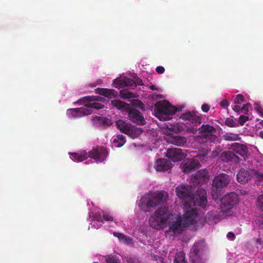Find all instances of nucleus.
Segmentation results:
<instances>
[{
  "instance_id": "1",
  "label": "nucleus",
  "mask_w": 263,
  "mask_h": 263,
  "mask_svg": "<svg viewBox=\"0 0 263 263\" xmlns=\"http://www.w3.org/2000/svg\"><path fill=\"white\" fill-rule=\"evenodd\" d=\"M101 98L98 96H86L79 99L77 103L84 104L86 107L71 108L67 110V114L71 115L72 117L81 118L83 116L90 115L92 112V108L101 109L104 105L100 103L96 102L100 100Z\"/></svg>"
},
{
  "instance_id": "2",
  "label": "nucleus",
  "mask_w": 263,
  "mask_h": 263,
  "mask_svg": "<svg viewBox=\"0 0 263 263\" xmlns=\"http://www.w3.org/2000/svg\"><path fill=\"white\" fill-rule=\"evenodd\" d=\"M167 193L164 191H157L141 197L139 206L145 212L150 211V209H155L161 205L165 200Z\"/></svg>"
},
{
  "instance_id": "3",
  "label": "nucleus",
  "mask_w": 263,
  "mask_h": 263,
  "mask_svg": "<svg viewBox=\"0 0 263 263\" xmlns=\"http://www.w3.org/2000/svg\"><path fill=\"white\" fill-rule=\"evenodd\" d=\"M169 218L168 208L166 206L161 207L151 215L149 223L153 229H163Z\"/></svg>"
},
{
  "instance_id": "4",
  "label": "nucleus",
  "mask_w": 263,
  "mask_h": 263,
  "mask_svg": "<svg viewBox=\"0 0 263 263\" xmlns=\"http://www.w3.org/2000/svg\"><path fill=\"white\" fill-rule=\"evenodd\" d=\"M180 119L186 125L187 131L195 134L197 127L201 123V117L198 116L194 111H186L180 116Z\"/></svg>"
},
{
  "instance_id": "5",
  "label": "nucleus",
  "mask_w": 263,
  "mask_h": 263,
  "mask_svg": "<svg viewBox=\"0 0 263 263\" xmlns=\"http://www.w3.org/2000/svg\"><path fill=\"white\" fill-rule=\"evenodd\" d=\"M231 178L225 173H220L215 177L213 181L212 196L214 198H218L219 192L227 186L230 183Z\"/></svg>"
},
{
  "instance_id": "6",
  "label": "nucleus",
  "mask_w": 263,
  "mask_h": 263,
  "mask_svg": "<svg viewBox=\"0 0 263 263\" xmlns=\"http://www.w3.org/2000/svg\"><path fill=\"white\" fill-rule=\"evenodd\" d=\"M155 107L160 120H165L166 118L163 117V116L174 115L178 110L177 107L171 105L170 102L166 100L158 102L156 103Z\"/></svg>"
},
{
  "instance_id": "7",
  "label": "nucleus",
  "mask_w": 263,
  "mask_h": 263,
  "mask_svg": "<svg viewBox=\"0 0 263 263\" xmlns=\"http://www.w3.org/2000/svg\"><path fill=\"white\" fill-rule=\"evenodd\" d=\"M239 202L237 194L235 192H231L225 195L221 199L220 207L223 212H227L234 208Z\"/></svg>"
},
{
  "instance_id": "8",
  "label": "nucleus",
  "mask_w": 263,
  "mask_h": 263,
  "mask_svg": "<svg viewBox=\"0 0 263 263\" xmlns=\"http://www.w3.org/2000/svg\"><path fill=\"white\" fill-rule=\"evenodd\" d=\"M108 152L103 146H97L93 148L88 153V156L96 161L102 162L105 160L107 156Z\"/></svg>"
},
{
  "instance_id": "9",
  "label": "nucleus",
  "mask_w": 263,
  "mask_h": 263,
  "mask_svg": "<svg viewBox=\"0 0 263 263\" xmlns=\"http://www.w3.org/2000/svg\"><path fill=\"white\" fill-rule=\"evenodd\" d=\"M176 192L177 196L179 198L188 200L194 202L190 186L184 184L180 185L176 187Z\"/></svg>"
},
{
  "instance_id": "10",
  "label": "nucleus",
  "mask_w": 263,
  "mask_h": 263,
  "mask_svg": "<svg viewBox=\"0 0 263 263\" xmlns=\"http://www.w3.org/2000/svg\"><path fill=\"white\" fill-rule=\"evenodd\" d=\"M166 157L173 162H178L183 160L186 156L182 153V149L178 148H168L167 151Z\"/></svg>"
},
{
  "instance_id": "11",
  "label": "nucleus",
  "mask_w": 263,
  "mask_h": 263,
  "mask_svg": "<svg viewBox=\"0 0 263 263\" xmlns=\"http://www.w3.org/2000/svg\"><path fill=\"white\" fill-rule=\"evenodd\" d=\"M129 120L137 124L144 125L145 124V120L141 112L138 109L131 108L128 111Z\"/></svg>"
},
{
  "instance_id": "12",
  "label": "nucleus",
  "mask_w": 263,
  "mask_h": 263,
  "mask_svg": "<svg viewBox=\"0 0 263 263\" xmlns=\"http://www.w3.org/2000/svg\"><path fill=\"white\" fill-rule=\"evenodd\" d=\"M197 214L198 211L196 208H193L187 210L182 217H179L186 227L194 223V220Z\"/></svg>"
},
{
  "instance_id": "13",
  "label": "nucleus",
  "mask_w": 263,
  "mask_h": 263,
  "mask_svg": "<svg viewBox=\"0 0 263 263\" xmlns=\"http://www.w3.org/2000/svg\"><path fill=\"white\" fill-rule=\"evenodd\" d=\"M200 166L199 161L195 159H190L181 164V168L183 173H189Z\"/></svg>"
},
{
  "instance_id": "14",
  "label": "nucleus",
  "mask_w": 263,
  "mask_h": 263,
  "mask_svg": "<svg viewBox=\"0 0 263 263\" xmlns=\"http://www.w3.org/2000/svg\"><path fill=\"white\" fill-rule=\"evenodd\" d=\"M253 170L240 168L237 174V180L241 184L247 183L253 177Z\"/></svg>"
},
{
  "instance_id": "15",
  "label": "nucleus",
  "mask_w": 263,
  "mask_h": 263,
  "mask_svg": "<svg viewBox=\"0 0 263 263\" xmlns=\"http://www.w3.org/2000/svg\"><path fill=\"white\" fill-rule=\"evenodd\" d=\"M185 226L179 218L171 221L168 232H173L175 235L180 234L185 228Z\"/></svg>"
},
{
  "instance_id": "16",
  "label": "nucleus",
  "mask_w": 263,
  "mask_h": 263,
  "mask_svg": "<svg viewBox=\"0 0 263 263\" xmlns=\"http://www.w3.org/2000/svg\"><path fill=\"white\" fill-rule=\"evenodd\" d=\"M208 202L206 191L202 189H198L196 191V204L202 208H205Z\"/></svg>"
},
{
  "instance_id": "17",
  "label": "nucleus",
  "mask_w": 263,
  "mask_h": 263,
  "mask_svg": "<svg viewBox=\"0 0 263 263\" xmlns=\"http://www.w3.org/2000/svg\"><path fill=\"white\" fill-rule=\"evenodd\" d=\"M220 159L221 161L225 162H231L233 163H238L241 160L233 151L222 152L220 154Z\"/></svg>"
},
{
  "instance_id": "18",
  "label": "nucleus",
  "mask_w": 263,
  "mask_h": 263,
  "mask_svg": "<svg viewBox=\"0 0 263 263\" xmlns=\"http://www.w3.org/2000/svg\"><path fill=\"white\" fill-rule=\"evenodd\" d=\"M154 167L157 171H167L172 167V163L166 159H159L155 161Z\"/></svg>"
},
{
  "instance_id": "19",
  "label": "nucleus",
  "mask_w": 263,
  "mask_h": 263,
  "mask_svg": "<svg viewBox=\"0 0 263 263\" xmlns=\"http://www.w3.org/2000/svg\"><path fill=\"white\" fill-rule=\"evenodd\" d=\"M200 135L203 138L212 136L216 132V128L210 124H202L200 127H197Z\"/></svg>"
},
{
  "instance_id": "20",
  "label": "nucleus",
  "mask_w": 263,
  "mask_h": 263,
  "mask_svg": "<svg viewBox=\"0 0 263 263\" xmlns=\"http://www.w3.org/2000/svg\"><path fill=\"white\" fill-rule=\"evenodd\" d=\"M231 149L235 154L239 155L243 158L247 156L248 153L247 146L239 143H233L231 145Z\"/></svg>"
},
{
  "instance_id": "21",
  "label": "nucleus",
  "mask_w": 263,
  "mask_h": 263,
  "mask_svg": "<svg viewBox=\"0 0 263 263\" xmlns=\"http://www.w3.org/2000/svg\"><path fill=\"white\" fill-rule=\"evenodd\" d=\"M96 91L99 95L109 99L116 98L118 96V92L114 89L98 88L96 89Z\"/></svg>"
},
{
  "instance_id": "22",
  "label": "nucleus",
  "mask_w": 263,
  "mask_h": 263,
  "mask_svg": "<svg viewBox=\"0 0 263 263\" xmlns=\"http://www.w3.org/2000/svg\"><path fill=\"white\" fill-rule=\"evenodd\" d=\"M167 141L168 142L178 146H183L186 143V139L184 137L178 135H173L168 137Z\"/></svg>"
},
{
  "instance_id": "23",
  "label": "nucleus",
  "mask_w": 263,
  "mask_h": 263,
  "mask_svg": "<svg viewBox=\"0 0 263 263\" xmlns=\"http://www.w3.org/2000/svg\"><path fill=\"white\" fill-rule=\"evenodd\" d=\"M164 128H165V133L169 137L173 135L172 133L178 134L181 131V127L178 124H167L166 123L164 125Z\"/></svg>"
},
{
  "instance_id": "24",
  "label": "nucleus",
  "mask_w": 263,
  "mask_h": 263,
  "mask_svg": "<svg viewBox=\"0 0 263 263\" xmlns=\"http://www.w3.org/2000/svg\"><path fill=\"white\" fill-rule=\"evenodd\" d=\"M209 175L206 170H200L198 171L194 176L195 181L200 183L209 179Z\"/></svg>"
},
{
  "instance_id": "25",
  "label": "nucleus",
  "mask_w": 263,
  "mask_h": 263,
  "mask_svg": "<svg viewBox=\"0 0 263 263\" xmlns=\"http://www.w3.org/2000/svg\"><path fill=\"white\" fill-rule=\"evenodd\" d=\"M205 243L203 240H199L196 242L193 246L190 251V253H196L200 254V253L203 251L205 247Z\"/></svg>"
},
{
  "instance_id": "26",
  "label": "nucleus",
  "mask_w": 263,
  "mask_h": 263,
  "mask_svg": "<svg viewBox=\"0 0 263 263\" xmlns=\"http://www.w3.org/2000/svg\"><path fill=\"white\" fill-rule=\"evenodd\" d=\"M70 158L76 162H81L87 159L89 157L86 152L83 151L81 153H70Z\"/></svg>"
},
{
  "instance_id": "27",
  "label": "nucleus",
  "mask_w": 263,
  "mask_h": 263,
  "mask_svg": "<svg viewBox=\"0 0 263 263\" xmlns=\"http://www.w3.org/2000/svg\"><path fill=\"white\" fill-rule=\"evenodd\" d=\"M93 120L103 128L107 127L112 124L111 120L106 117L96 116Z\"/></svg>"
},
{
  "instance_id": "28",
  "label": "nucleus",
  "mask_w": 263,
  "mask_h": 263,
  "mask_svg": "<svg viewBox=\"0 0 263 263\" xmlns=\"http://www.w3.org/2000/svg\"><path fill=\"white\" fill-rule=\"evenodd\" d=\"M218 219V215L217 214V212L214 211L209 212L205 217V220L208 223H216Z\"/></svg>"
},
{
  "instance_id": "29",
  "label": "nucleus",
  "mask_w": 263,
  "mask_h": 263,
  "mask_svg": "<svg viewBox=\"0 0 263 263\" xmlns=\"http://www.w3.org/2000/svg\"><path fill=\"white\" fill-rule=\"evenodd\" d=\"M174 263H188L185 260V253L181 251L176 254Z\"/></svg>"
},
{
  "instance_id": "30",
  "label": "nucleus",
  "mask_w": 263,
  "mask_h": 263,
  "mask_svg": "<svg viewBox=\"0 0 263 263\" xmlns=\"http://www.w3.org/2000/svg\"><path fill=\"white\" fill-rule=\"evenodd\" d=\"M113 234L115 236L117 237L120 240L123 241L126 243L130 244L133 242V239L131 238L126 236L124 234L114 232Z\"/></svg>"
},
{
  "instance_id": "31",
  "label": "nucleus",
  "mask_w": 263,
  "mask_h": 263,
  "mask_svg": "<svg viewBox=\"0 0 263 263\" xmlns=\"http://www.w3.org/2000/svg\"><path fill=\"white\" fill-rule=\"evenodd\" d=\"M120 95L121 98L124 99H129L135 98L136 97L135 93L130 91H129L128 90L126 89H123L120 90Z\"/></svg>"
},
{
  "instance_id": "32",
  "label": "nucleus",
  "mask_w": 263,
  "mask_h": 263,
  "mask_svg": "<svg viewBox=\"0 0 263 263\" xmlns=\"http://www.w3.org/2000/svg\"><path fill=\"white\" fill-rule=\"evenodd\" d=\"M104 258L106 263H120L119 257L116 255H107Z\"/></svg>"
},
{
  "instance_id": "33",
  "label": "nucleus",
  "mask_w": 263,
  "mask_h": 263,
  "mask_svg": "<svg viewBox=\"0 0 263 263\" xmlns=\"http://www.w3.org/2000/svg\"><path fill=\"white\" fill-rule=\"evenodd\" d=\"M190 258L191 263H204L200 254L190 253Z\"/></svg>"
},
{
  "instance_id": "34",
  "label": "nucleus",
  "mask_w": 263,
  "mask_h": 263,
  "mask_svg": "<svg viewBox=\"0 0 263 263\" xmlns=\"http://www.w3.org/2000/svg\"><path fill=\"white\" fill-rule=\"evenodd\" d=\"M130 125L121 120H119L116 122V125L118 128L123 133H125Z\"/></svg>"
},
{
  "instance_id": "35",
  "label": "nucleus",
  "mask_w": 263,
  "mask_h": 263,
  "mask_svg": "<svg viewBox=\"0 0 263 263\" xmlns=\"http://www.w3.org/2000/svg\"><path fill=\"white\" fill-rule=\"evenodd\" d=\"M223 137L227 141H237L240 139L238 135L232 133H226L223 135Z\"/></svg>"
},
{
  "instance_id": "36",
  "label": "nucleus",
  "mask_w": 263,
  "mask_h": 263,
  "mask_svg": "<svg viewBox=\"0 0 263 263\" xmlns=\"http://www.w3.org/2000/svg\"><path fill=\"white\" fill-rule=\"evenodd\" d=\"M125 142V138L123 135H118L117 136L116 138L114 139V143H118V147L122 146Z\"/></svg>"
},
{
  "instance_id": "37",
  "label": "nucleus",
  "mask_w": 263,
  "mask_h": 263,
  "mask_svg": "<svg viewBox=\"0 0 263 263\" xmlns=\"http://www.w3.org/2000/svg\"><path fill=\"white\" fill-rule=\"evenodd\" d=\"M224 124L230 127H235L238 126V124L237 123L233 116L229 118H227L224 121Z\"/></svg>"
},
{
  "instance_id": "38",
  "label": "nucleus",
  "mask_w": 263,
  "mask_h": 263,
  "mask_svg": "<svg viewBox=\"0 0 263 263\" xmlns=\"http://www.w3.org/2000/svg\"><path fill=\"white\" fill-rule=\"evenodd\" d=\"M111 104L117 108L121 109L125 108L126 106L129 105L122 101L119 100H114L111 101Z\"/></svg>"
},
{
  "instance_id": "39",
  "label": "nucleus",
  "mask_w": 263,
  "mask_h": 263,
  "mask_svg": "<svg viewBox=\"0 0 263 263\" xmlns=\"http://www.w3.org/2000/svg\"><path fill=\"white\" fill-rule=\"evenodd\" d=\"M123 83L124 86H129L131 87L132 89H134L137 86L136 82L130 78L124 79Z\"/></svg>"
},
{
  "instance_id": "40",
  "label": "nucleus",
  "mask_w": 263,
  "mask_h": 263,
  "mask_svg": "<svg viewBox=\"0 0 263 263\" xmlns=\"http://www.w3.org/2000/svg\"><path fill=\"white\" fill-rule=\"evenodd\" d=\"M135 129H136L134 126H132L131 125H130L125 132L124 134L130 136L133 138H135L137 137V134L136 133Z\"/></svg>"
},
{
  "instance_id": "41",
  "label": "nucleus",
  "mask_w": 263,
  "mask_h": 263,
  "mask_svg": "<svg viewBox=\"0 0 263 263\" xmlns=\"http://www.w3.org/2000/svg\"><path fill=\"white\" fill-rule=\"evenodd\" d=\"M245 101L243 96L240 94H238L236 96L234 99V103L235 104H240Z\"/></svg>"
},
{
  "instance_id": "42",
  "label": "nucleus",
  "mask_w": 263,
  "mask_h": 263,
  "mask_svg": "<svg viewBox=\"0 0 263 263\" xmlns=\"http://www.w3.org/2000/svg\"><path fill=\"white\" fill-rule=\"evenodd\" d=\"M253 176H254L255 178L258 181H263V174L259 173L258 171L253 170Z\"/></svg>"
},
{
  "instance_id": "43",
  "label": "nucleus",
  "mask_w": 263,
  "mask_h": 263,
  "mask_svg": "<svg viewBox=\"0 0 263 263\" xmlns=\"http://www.w3.org/2000/svg\"><path fill=\"white\" fill-rule=\"evenodd\" d=\"M257 207L263 212V195H259L257 198Z\"/></svg>"
},
{
  "instance_id": "44",
  "label": "nucleus",
  "mask_w": 263,
  "mask_h": 263,
  "mask_svg": "<svg viewBox=\"0 0 263 263\" xmlns=\"http://www.w3.org/2000/svg\"><path fill=\"white\" fill-rule=\"evenodd\" d=\"M249 117L246 116L245 115H240L239 119H238V124H240V125L242 126L244 125V124L249 120Z\"/></svg>"
},
{
  "instance_id": "45",
  "label": "nucleus",
  "mask_w": 263,
  "mask_h": 263,
  "mask_svg": "<svg viewBox=\"0 0 263 263\" xmlns=\"http://www.w3.org/2000/svg\"><path fill=\"white\" fill-rule=\"evenodd\" d=\"M103 213V211H101L95 213L93 216V219L98 222H103V216H102Z\"/></svg>"
},
{
  "instance_id": "46",
  "label": "nucleus",
  "mask_w": 263,
  "mask_h": 263,
  "mask_svg": "<svg viewBox=\"0 0 263 263\" xmlns=\"http://www.w3.org/2000/svg\"><path fill=\"white\" fill-rule=\"evenodd\" d=\"M153 259L157 261V263H163V258L158 255L153 254L152 255Z\"/></svg>"
},
{
  "instance_id": "47",
  "label": "nucleus",
  "mask_w": 263,
  "mask_h": 263,
  "mask_svg": "<svg viewBox=\"0 0 263 263\" xmlns=\"http://www.w3.org/2000/svg\"><path fill=\"white\" fill-rule=\"evenodd\" d=\"M251 106L250 103H247L243 105V107L241 108V112L244 114H247L249 111V107Z\"/></svg>"
},
{
  "instance_id": "48",
  "label": "nucleus",
  "mask_w": 263,
  "mask_h": 263,
  "mask_svg": "<svg viewBox=\"0 0 263 263\" xmlns=\"http://www.w3.org/2000/svg\"><path fill=\"white\" fill-rule=\"evenodd\" d=\"M103 219L106 221H113L114 218L108 214L103 213Z\"/></svg>"
},
{
  "instance_id": "49",
  "label": "nucleus",
  "mask_w": 263,
  "mask_h": 263,
  "mask_svg": "<svg viewBox=\"0 0 263 263\" xmlns=\"http://www.w3.org/2000/svg\"><path fill=\"white\" fill-rule=\"evenodd\" d=\"M210 107L208 104H203L201 106V109L204 112H208L210 110Z\"/></svg>"
},
{
  "instance_id": "50",
  "label": "nucleus",
  "mask_w": 263,
  "mask_h": 263,
  "mask_svg": "<svg viewBox=\"0 0 263 263\" xmlns=\"http://www.w3.org/2000/svg\"><path fill=\"white\" fill-rule=\"evenodd\" d=\"M256 223L259 226L263 225V214L259 215L256 219Z\"/></svg>"
},
{
  "instance_id": "51",
  "label": "nucleus",
  "mask_w": 263,
  "mask_h": 263,
  "mask_svg": "<svg viewBox=\"0 0 263 263\" xmlns=\"http://www.w3.org/2000/svg\"><path fill=\"white\" fill-rule=\"evenodd\" d=\"M156 71L158 73L162 74L164 73L165 69L163 66H159L157 67V68H156Z\"/></svg>"
},
{
  "instance_id": "52",
  "label": "nucleus",
  "mask_w": 263,
  "mask_h": 263,
  "mask_svg": "<svg viewBox=\"0 0 263 263\" xmlns=\"http://www.w3.org/2000/svg\"><path fill=\"white\" fill-rule=\"evenodd\" d=\"M220 105L223 107H227L229 105L228 101L226 100H223L220 102Z\"/></svg>"
},
{
  "instance_id": "53",
  "label": "nucleus",
  "mask_w": 263,
  "mask_h": 263,
  "mask_svg": "<svg viewBox=\"0 0 263 263\" xmlns=\"http://www.w3.org/2000/svg\"><path fill=\"white\" fill-rule=\"evenodd\" d=\"M241 107L237 105H235L233 107V110L238 113H240L241 112Z\"/></svg>"
},
{
  "instance_id": "54",
  "label": "nucleus",
  "mask_w": 263,
  "mask_h": 263,
  "mask_svg": "<svg viewBox=\"0 0 263 263\" xmlns=\"http://www.w3.org/2000/svg\"><path fill=\"white\" fill-rule=\"evenodd\" d=\"M228 238L234 239L235 238V234L232 232H229L227 234Z\"/></svg>"
},
{
  "instance_id": "55",
  "label": "nucleus",
  "mask_w": 263,
  "mask_h": 263,
  "mask_svg": "<svg viewBox=\"0 0 263 263\" xmlns=\"http://www.w3.org/2000/svg\"><path fill=\"white\" fill-rule=\"evenodd\" d=\"M150 89L152 90H157V88L154 85L150 86Z\"/></svg>"
},
{
  "instance_id": "56",
  "label": "nucleus",
  "mask_w": 263,
  "mask_h": 263,
  "mask_svg": "<svg viewBox=\"0 0 263 263\" xmlns=\"http://www.w3.org/2000/svg\"><path fill=\"white\" fill-rule=\"evenodd\" d=\"M136 83L139 85H142L143 84L142 83V80L140 79H138L137 82Z\"/></svg>"
},
{
  "instance_id": "57",
  "label": "nucleus",
  "mask_w": 263,
  "mask_h": 263,
  "mask_svg": "<svg viewBox=\"0 0 263 263\" xmlns=\"http://www.w3.org/2000/svg\"><path fill=\"white\" fill-rule=\"evenodd\" d=\"M259 136L263 139V131H260L259 133Z\"/></svg>"
},
{
  "instance_id": "58",
  "label": "nucleus",
  "mask_w": 263,
  "mask_h": 263,
  "mask_svg": "<svg viewBox=\"0 0 263 263\" xmlns=\"http://www.w3.org/2000/svg\"><path fill=\"white\" fill-rule=\"evenodd\" d=\"M185 204V206H187L189 204V202H188L187 200H185V204Z\"/></svg>"
},
{
  "instance_id": "59",
  "label": "nucleus",
  "mask_w": 263,
  "mask_h": 263,
  "mask_svg": "<svg viewBox=\"0 0 263 263\" xmlns=\"http://www.w3.org/2000/svg\"><path fill=\"white\" fill-rule=\"evenodd\" d=\"M216 153V152H213L212 154V156L215 157L216 156V155H215Z\"/></svg>"
},
{
  "instance_id": "60",
  "label": "nucleus",
  "mask_w": 263,
  "mask_h": 263,
  "mask_svg": "<svg viewBox=\"0 0 263 263\" xmlns=\"http://www.w3.org/2000/svg\"><path fill=\"white\" fill-rule=\"evenodd\" d=\"M260 116L263 117V111H259Z\"/></svg>"
},
{
  "instance_id": "61",
  "label": "nucleus",
  "mask_w": 263,
  "mask_h": 263,
  "mask_svg": "<svg viewBox=\"0 0 263 263\" xmlns=\"http://www.w3.org/2000/svg\"><path fill=\"white\" fill-rule=\"evenodd\" d=\"M243 195H246L247 194V192L245 191L244 192L242 193Z\"/></svg>"
},
{
  "instance_id": "62",
  "label": "nucleus",
  "mask_w": 263,
  "mask_h": 263,
  "mask_svg": "<svg viewBox=\"0 0 263 263\" xmlns=\"http://www.w3.org/2000/svg\"><path fill=\"white\" fill-rule=\"evenodd\" d=\"M260 124H261L262 125V126H263V120H262V121H261L260 122Z\"/></svg>"
},
{
  "instance_id": "63",
  "label": "nucleus",
  "mask_w": 263,
  "mask_h": 263,
  "mask_svg": "<svg viewBox=\"0 0 263 263\" xmlns=\"http://www.w3.org/2000/svg\"><path fill=\"white\" fill-rule=\"evenodd\" d=\"M257 241L258 242H259V241H260V239H258Z\"/></svg>"
}]
</instances>
